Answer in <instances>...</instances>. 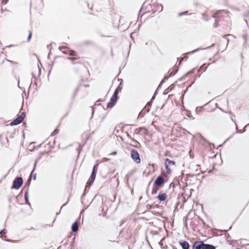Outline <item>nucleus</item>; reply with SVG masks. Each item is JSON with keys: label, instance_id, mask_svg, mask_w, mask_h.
<instances>
[{"label": "nucleus", "instance_id": "obj_1", "mask_svg": "<svg viewBox=\"0 0 249 249\" xmlns=\"http://www.w3.org/2000/svg\"><path fill=\"white\" fill-rule=\"evenodd\" d=\"M23 183V179L21 177L16 178L13 182L12 188L18 190L20 188Z\"/></svg>", "mask_w": 249, "mask_h": 249}, {"label": "nucleus", "instance_id": "obj_2", "mask_svg": "<svg viewBox=\"0 0 249 249\" xmlns=\"http://www.w3.org/2000/svg\"><path fill=\"white\" fill-rule=\"evenodd\" d=\"M131 157L137 163L141 162V159L138 152L135 149L131 151Z\"/></svg>", "mask_w": 249, "mask_h": 249}, {"label": "nucleus", "instance_id": "obj_3", "mask_svg": "<svg viewBox=\"0 0 249 249\" xmlns=\"http://www.w3.org/2000/svg\"><path fill=\"white\" fill-rule=\"evenodd\" d=\"M175 164V162L170 160V159L167 158L165 160V166L166 169V172L167 173L169 174L171 172V170L169 168V166L174 165Z\"/></svg>", "mask_w": 249, "mask_h": 249}, {"label": "nucleus", "instance_id": "obj_4", "mask_svg": "<svg viewBox=\"0 0 249 249\" xmlns=\"http://www.w3.org/2000/svg\"><path fill=\"white\" fill-rule=\"evenodd\" d=\"M117 99V95L116 94H113L110 98V101L107 104V107H112L116 104Z\"/></svg>", "mask_w": 249, "mask_h": 249}, {"label": "nucleus", "instance_id": "obj_5", "mask_svg": "<svg viewBox=\"0 0 249 249\" xmlns=\"http://www.w3.org/2000/svg\"><path fill=\"white\" fill-rule=\"evenodd\" d=\"M164 183V178L161 176H160L156 179V180L154 182V185L157 186H160Z\"/></svg>", "mask_w": 249, "mask_h": 249}, {"label": "nucleus", "instance_id": "obj_6", "mask_svg": "<svg viewBox=\"0 0 249 249\" xmlns=\"http://www.w3.org/2000/svg\"><path fill=\"white\" fill-rule=\"evenodd\" d=\"M202 241L195 242L193 245L192 249H202Z\"/></svg>", "mask_w": 249, "mask_h": 249}, {"label": "nucleus", "instance_id": "obj_7", "mask_svg": "<svg viewBox=\"0 0 249 249\" xmlns=\"http://www.w3.org/2000/svg\"><path fill=\"white\" fill-rule=\"evenodd\" d=\"M96 173L94 172L91 173L90 177L89 179V180L87 183L89 186L93 184L96 177Z\"/></svg>", "mask_w": 249, "mask_h": 249}, {"label": "nucleus", "instance_id": "obj_8", "mask_svg": "<svg viewBox=\"0 0 249 249\" xmlns=\"http://www.w3.org/2000/svg\"><path fill=\"white\" fill-rule=\"evenodd\" d=\"M179 245L181 246L182 249H189L190 245L187 241H179Z\"/></svg>", "mask_w": 249, "mask_h": 249}, {"label": "nucleus", "instance_id": "obj_9", "mask_svg": "<svg viewBox=\"0 0 249 249\" xmlns=\"http://www.w3.org/2000/svg\"><path fill=\"white\" fill-rule=\"evenodd\" d=\"M22 122V121L18 117L16 119L11 122L10 124V125L11 126L16 125L20 124Z\"/></svg>", "mask_w": 249, "mask_h": 249}, {"label": "nucleus", "instance_id": "obj_10", "mask_svg": "<svg viewBox=\"0 0 249 249\" xmlns=\"http://www.w3.org/2000/svg\"><path fill=\"white\" fill-rule=\"evenodd\" d=\"M215 247L213 245L205 244L202 242V249H215Z\"/></svg>", "mask_w": 249, "mask_h": 249}, {"label": "nucleus", "instance_id": "obj_11", "mask_svg": "<svg viewBox=\"0 0 249 249\" xmlns=\"http://www.w3.org/2000/svg\"><path fill=\"white\" fill-rule=\"evenodd\" d=\"M166 197H167V196L165 193L159 194L157 196V198L160 201H163L165 200Z\"/></svg>", "mask_w": 249, "mask_h": 249}, {"label": "nucleus", "instance_id": "obj_12", "mask_svg": "<svg viewBox=\"0 0 249 249\" xmlns=\"http://www.w3.org/2000/svg\"><path fill=\"white\" fill-rule=\"evenodd\" d=\"M79 229L78 224L77 222L75 221L73 223L71 226V230L73 232H76L78 231Z\"/></svg>", "mask_w": 249, "mask_h": 249}, {"label": "nucleus", "instance_id": "obj_13", "mask_svg": "<svg viewBox=\"0 0 249 249\" xmlns=\"http://www.w3.org/2000/svg\"><path fill=\"white\" fill-rule=\"evenodd\" d=\"M152 103H153V101H149L146 106L144 107V110H145L147 112H148L149 111V110H150V107H151V106L152 105Z\"/></svg>", "mask_w": 249, "mask_h": 249}, {"label": "nucleus", "instance_id": "obj_14", "mask_svg": "<svg viewBox=\"0 0 249 249\" xmlns=\"http://www.w3.org/2000/svg\"><path fill=\"white\" fill-rule=\"evenodd\" d=\"M24 199H25V200L26 204H27V205H29L30 206H31V204H30V203L29 202V201L28 200V191H27L25 193V194H24Z\"/></svg>", "mask_w": 249, "mask_h": 249}, {"label": "nucleus", "instance_id": "obj_15", "mask_svg": "<svg viewBox=\"0 0 249 249\" xmlns=\"http://www.w3.org/2000/svg\"><path fill=\"white\" fill-rule=\"evenodd\" d=\"M121 84H120L117 89H115L113 94H116V95H118V93L121 91L122 89V87L121 86Z\"/></svg>", "mask_w": 249, "mask_h": 249}, {"label": "nucleus", "instance_id": "obj_16", "mask_svg": "<svg viewBox=\"0 0 249 249\" xmlns=\"http://www.w3.org/2000/svg\"><path fill=\"white\" fill-rule=\"evenodd\" d=\"M159 186H154L152 190V194H156L157 193V192L159 191Z\"/></svg>", "mask_w": 249, "mask_h": 249}, {"label": "nucleus", "instance_id": "obj_17", "mask_svg": "<svg viewBox=\"0 0 249 249\" xmlns=\"http://www.w3.org/2000/svg\"><path fill=\"white\" fill-rule=\"evenodd\" d=\"M79 87H77L74 90V93H73V94L72 95V100H74V98H75V97L76 96L77 92H78L79 91Z\"/></svg>", "mask_w": 249, "mask_h": 249}, {"label": "nucleus", "instance_id": "obj_18", "mask_svg": "<svg viewBox=\"0 0 249 249\" xmlns=\"http://www.w3.org/2000/svg\"><path fill=\"white\" fill-rule=\"evenodd\" d=\"M79 87H77L74 90V93H73V94L72 95V100H74V98H75V97L76 96L77 92H78L79 91Z\"/></svg>", "mask_w": 249, "mask_h": 249}, {"label": "nucleus", "instance_id": "obj_19", "mask_svg": "<svg viewBox=\"0 0 249 249\" xmlns=\"http://www.w3.org/2000/svg\"><path fill=\"white\" fill-rule=\"evenodd\" d=\"M26 116V113L23 112L22 114L18 116V117L23 121V119L25 118Z\"/></svg>", "mask_w": 249, "mask_h": 249}, {"label": "nucleus", "instance_id": "obj_20", "mask_svg": "<svg viewBox=\"0 0 249 249\" xmlns=\"http://www.w3.org/2000/svg\"><path fill=\"white\" fill-rule=\"evenodd\" d=\"M97 168H98V164H97L94 165L93 167L92 172H94V173H96L97 170Z\"/></svg>", "mask_w": 249, "mask_h": 249}, {"label": "nucleus", "instance_id": "obj_21", "mask_svg": "<svg viewBox=\"0 0 249 249\" xmlns=\"http://www.w3.org/2000/svg\"><path fill=\"white\" fill-rule=\"evenodd\" d=\"M7 231H6V230L5 229H3L2 230H1L0 232V234L2 235V236H5V234L6 233Z\"/></svg>", "mask_w": 249, "mask_h": 249}, {"label": "nucleus", "instance_id": "obj_22", "mask_svg": "<svg viewBox=\"0 0 249 249\" xmlns=\"http://www.w3.org/2000/svg\"><path fill=\"white\" fill-rule=\"evenodd\" d=\"M188 13V11H185V12H181V13H179L178 16L179 17H181L182 16L187 15Z\"/></svg>", "mask_w": 249, "mask_h": 249}, {"label": "nucleus", "instance_id": "obj_23", "mask_svg": "<svg viewBox=\"0 0 249 249\" xmlns=\"http://www.w3.org/2000/svg\"><path fill=\"white\" fill-rule=\"evenodd\" d=\"M32 32L31 31H29V36H28V38H27L28 41H30V40L31 38V37H32Z\"/></svg>", "mask_w": 249, "mask_h": 249}, {"label": "nucleus", "instance_id": "obj_24", "mask_svg": "<svg viewBox=\"0 0 249 249\" xmlns=\"http://www.w3.org/2000/svg\"><path fill=\"white\" fill-rule=\"evenodd\" d=\"M70 55H71V56H75L76 55V53L74 51H70Z\"/></svg>", "mask_w": 249, "mask_h": 249}, {"label": "nucleus", "instance_id": "obj_25", "mask_svg": "<svg viewBox=\"0 0 249 249\" xmlns=\"http://www.w3.org/2000/svg\"><path fill=\"white\" fill-rule=\"evenodd\" d=\"M126 136H127V137L128 138H130V139H131V140H132V141L135 142H137L136 141H135V140H134V139L132 138L131 137V136H130V135H129L128 133H126Z\"/></svg>", "mask_w": 249, "mask_h": 249}, {"label": "nucleus", "instance_id": "obj_26", "mask_svg": "<svg viewBox=\"0 0 249 249\" xmlns=\"http://www.w3.org/2000/svg\"><path fill=\"white\" fill-rule=\"evenodd\" d=\"M31 180V178L30 177L28 178L27 182L26 183V185L28 186V187L29 186V185L30 184Z\"/></svg>", "mask_w": 249, "mask_h": 249}, {"label": "nucleus", "instance_id": "obj_27", "mask_svg": "<svg viewBox=\"0 0 249 249\" xmlns=\"http://www.w3.org/2000/svg\"><path fill=\"white\" fill-rule=\"evenodd\" d=\"M218 22V20L217 19L215 20V23L213 25V27L216 28L217 27V26H218L217 22Z\"/></svg>", "mask_w": 249, "mask_h": 249}, {"label": "nucleus", "instance_id": "obj_28", "mask_svg": "<svg viewBox=\"0 0 249 249\" xmlns=\"http://www.w3.org/2000/svg\"><path fill=\"white\" fill-rule=\"evenodd\" d=\"M65 47H60L59 48V50L62 52V53H68L65 51V50H63V49H65Z\"/></svg>", "mask_w": 249, "mask_h": 249}, {"label": "nucleus", "instance_id": "obj_29", "mask_svg": "<svg viewBox=\"0 0 249 249\" xmlns=\"http://www.w3.org/2000/svg\"><path fill=\"white\" fill-rule=\"evenodd\" d=\"M201 49H202L201 48H197V49H196V50H194V51H192L191 52L188 53H195V52H196V51H198L199 50H201Z\"/></svg>", "mask_w": 249, "mask_h": 249}, {"label": "nucleus", "instance_id": "obj_30", "mask_svg": "<svg viewBox=\"0 0 249 249\" xmlns=\"http://www.w3.org/2000/svg\"><path fill=\"white\" fill-rule=\"evenodd\" d=\"M158 9L160 10V12L162 11L163 10L162 6L161 5H160L158 7Z\"/></svg>", "mask_w": 249, "mask_h": 249}, {"label": "nucleus", "instance_id": "obj_31", "mask_svg": "<svg viewBox=\"0 0 249 249\" xmlns=\"http://www.w3.org/2000/svg\"><path fill=\"white\" fill-rule=\"evenodd\" d=\"M8 2V0H2V4H6Z\"/></svg>", "mask_w": 249, "mask_h": 249}, {"label": "nucleus", "instance_id": "obj_32", "mask_svg": "<svg viewBox=\"0 0 249 249\" xmlns=\"http://www.w3.org/2000/svg\"><path fill=\"white\" fill-rule=\"evenodd\" d=\"M58 132V130L57 129H55L52 133V135H54L56 133H57Z\"/></svg>", "mask_w": 249, "mask_h": 249}, {"label": "nucleus", "instance_id": "obj_33", "mask_svg": "<svg viewBox=\"0 0 249 249\" xmlns=\"http://www.w3.org/2000/svg\"><path fill=\"white\" fill-rule=\"evenodd\" d=\"M68 59L70 60H74L77 59V58L76 57H69Z\"/></svg>", "mask_w": 249, "mask_h": 249}, {"label": "nucleus", "instance_id": "obj_34", "mask_svg": "<svg viewBox=\"0 0 249 249\" xmlns=\"http://www.w3.org/2000/svg\"><path fill=\"white\" fill-rule=\"evenodd\" d=\"M172 72H171V73L169 74V75L168 76H165V78H164V79H167L168 78V77H170V76H172Z\"/></svg>", "mask_w": 249, "mask_h": 249}, {"label": "nucleus", "instance_id": "obj_35", "mask_svg": "<svg viewBox=\"0 0 249 249\" xmlns=\"http://www.w3.org/2000/svg\"><path fill=\"white\" fill-rule=\"evenodd\" d=\"M164 82V79L162 80H161V81L160 82V84L159 86V87L160 86V85H161V84H162Z\"/></svg>", "mask_w": 249, "mask_h": 249}, {"label": "nucleus", "instance_id": "obj_36", "mask_svg": "<svg viewBox=\"0 0 249 249\" xmlns=\"http://www.w3.org/2000/svg\"><path fill=\"white\" fill-rule=\"evenodd\" d=\"M36 174L33 175V179L36 180Z\"/></svg>", "mask_w": 249, "mask_h": 249}, {"label": "nucleus", "instance_id": "obj_37", "mask_svg": "<svg viewBox=\"0 0 249 249\" xmlns=\"http://www.w3.org/2000/svg\"><path fill=\"white\" fill-rule=\"evenodd\" d=\"M218 14V13H216L215 14H214L213 15V18H216V15Z\"/></svg>", "mask_w": 249, "mask_h": 249}, {"label": "nucleus", "instance_id": "obj_38", "mask_svg": "<svg viewBox=\"0 0 249 249\" xmlns=\"http://www.w3.org/2000/svg\"><path fill=\"white\" fill-rule=\"evenodd\" d=\"M155 95H154L153 96V97H152L151 101H153V100H154V99H155Z\"/></svg>", "mask_w": 249, "mask_h": 249}, {"label": "nucleus", "instance_id": "obj_39", "mask_svg": "<svg viewBox=\"0 0 249 249\" xmlns=\"http://www.w3.org/2000/svg\"><path fill=\"white\" fill-rule=\"evenodd\" d=\"M231 120H232V121H233V122L236 124V123H235V121L233 119V118H232V117L231 116Z\"/></svg>", "mask_w": 249, "mask_h": 249}, {"label": "nucleus", "instance_id": "obj_40", "mask_svg": "<svg viewBox=\"0 0 249 249\" xmlns=\"http://www.w3.org/2000/svg\"><path fill=\"white\" fill-rule=\"evenodd\" d=\"M36 162H37V161H36L35 164H34V168H35L36 165Z\"/></svg>", "mask_w": 249, "mask_h": 249}, {"label": "nucleus", "instance_id": "obj_41", "mask_svg": "<svg viewBox=\"0 0 249 249\" xmlns=\"http://www.w3.org/2000/svg\"><path fill=\"white\" fill-rule=\"evenodd\" d=\"M5 241H8V242H10V241H11V240H9V239L5 240Z\"/></svg>", "mask_w": 249, "mask_h": 249}, {"label": "nucleus", "instance_id": "obj_42", "mask_svg": "<svg viewBox=\"0 0 249 249\" xmlns=\"http://www.w3.org/2000/svg\"><path fill=\"white\" fill-rule=\"evenodd\" d=\"M8 61H9V60H8ZM10 62L11 63H14V62H13V61H10Z\"/></svg>", "mask_w": 249, "mask_h": 249}, {"label": "nucleus", "instance_id": "obj_43", "mask_svg": "<svg viewBox=\"0 0 249 249\" xmlns=\"http://www.w3.org/2000/svg\"><path fill=\"white\" fill-rule=\"evenodd\" d=\"M34 170V169L32 171L31 175L33 174Z\"/></svg>", "mask_w": 249, "mask_h": 249}, {"label": "nucleus", "instance_id": "obj_44", "mask_svg": "<svg viewBox=\"0 0 249 249\" xmlns=\"http://www.w3.org/2000/svg\"><path fill=\"white\" fill-rule=\"evenodd\" d=\"M130 46H131V44L130 43L129 44V48H130Z\"/></svg>", "mask_w": 249, "mask_h": 249}, {"label": "nucleus", "instance_id": "obj_45", "mask_svg": "<svg viewBox=\"0 0 249 249\" xmlns=\"http://www.w3.org/2000/svg\"><path fill=\"white\" fill-rule=\"evenodd\" d=\"M77 150L79 151V149H77ZM78 153H79V151H78Z\"/></svg>", "mask_w": 249, "mask_h": 249}, {"label": "nucleus", "instance_id": "obj_46", "mask_svg": "<svg viewBox=\"0 0 249 249\" xmlns=\"http://www.w3.org/2000/svg\"><path fill=\"white\" fill-rule=\"evenodd\" d=\"M85 87H89V85H85Z\"/></svg>", "mask_w": 249, "mask_h": 249}]
</instances>
